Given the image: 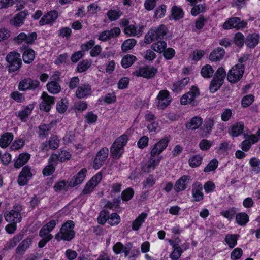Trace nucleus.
I'll return each mask as SVG.
<instances>
[{"label":"nucleus","instance_id":"nucleus-61","mask_svg":"<svg viewBox=\"0 0 260 260\" xmlns=\"http://www.w3.org/2000/svg\"><path fill=\"white\" fill-rule=\"evenodd\" d=\"M218 162L216 159L211 160L204 169L205 172H209L215 170L217 167Z\"/></svg>","mask_w":260,"mask_h":260},{"label":"nucleus","instance_id":"nucleus-40","mask_svg":"<svg viewBox=\"0 0 260 260\" xmlns=\"http://www.w3.org/2000/svg\"><path fill=\"white\" fill-rule=\"evenodd\" d=\"M184 12L180 7L174 6L171 9V16L175 20H178L183 17Z\"/></svg>","mask_w":260,"mask_h":260},{"label":"nucleus","instance_id":"nucleus-38","mask_svg":"<svg viewBox=\"0 0 260 260\" xmlns=\"http://www.w3.org/2000/svg\"><path fill=\"white\" fill-rule=\"evenodd\" d=\"M136 57L133 55H126L122 58L121 60V66L124 68H127L131 66L134 63V62L136 60Z\"/></svg>","mask_w":260,"mask_h":260},{"label":"nucleus","instance_id":"nucleus-12","mask_svg":"<svg viewBox=\"0 0 260 260\" xmlns=\"http://www.w3.org/2000/svg\"><path fill=\"white\" fill-rule=\"evenodd\" d=\"M37 35L35 32L27 34L21 32L14 38V41L18 43L30 44L37 39Z\"/></svg>","mask_w":260,"mask_h":260},{"label":"nucleus","instance_id":"nucleus-42","mask_svg":"<svg viewBox=\"0 0 260 260\" xmlns=\"http://www.w3.org/2000/svg\"><path fill=\"white\" fill-rule=\"evenodd\" d=\"M238 236L235 234H228L225 236V241L230 248H233L237 244Z\"/></svg>","mask_w":260,"mask_h":260},{"label":"nucleus","instance_id":"nucleus-51","mask_svg":"<svg viewBox=\"0 0 260 260\" xmlns=\"http://www.w3.org/2000/svg\"><path fill=\"white\" fill-rule=\"evenodd\" d=\"M237 223L241 225H244L249 221V217L245 213H240L236 216Z\"/></svg>","mask_w":260,"mask_h":260},{"label":"nucleus","instance_id":"nucleus-23","mask_svg":"<svg viewBox=\"0 0 260 260\" xmlns=\"http://www.w3.org/2000/svg\"><path fill=\"white\" fill-rule=\"evenodd\" d=\"M41 98L43 100L40 105V109L46 112L49 111L51 106L54 103V98L48 95L45 92H43Z\"/></svg>","mask_w":260,"mask_h":260},{"label":"nucleus","instance_id":"nucleus-25","mask_svg":"<svg viewBox=\"0 0 260 260\" xmlns=\"http://www.w3.org/2000/svg\"><path fill=\"white\" fill-rule=\"evenodd\" d=\"M202 190L203 186L201 183L196 182L193 184L191 194L194 201L199 202L204 199Z\"/></svg>","mask_w":260,"mask_h":260},{"label":"nucleus","instance_id":"nucleus-20","mask_svg":"<svg viewBox=\"0 0 260 260\" xmlns=\"http://www.w3.org/2000/svg\"><path fill=\"white\" fill-rule=\"evenodd\" d=\"M191 180V177L189 175H183L176 181L174 185V190L176 192H180L185 190Z\"/></svg>","mask_w":260,"mask_h":260},{"label":"nucleus","instance_id":"nucleus-2","mask_svg":"<svg viewBox=\"0 0 260 260\" xmlns=\"http://www.w3.org/2000/svg\"><path fill=\"white\" fill-rule=\"evenodd\" d=\"M74 226L75 224L73 221H67L62 224L59 231L55 235V239L57 241H60L61 240L71 241L75 237Z\"/></svg>","mask_w":260,"mask_h":260},{"label":"nucleus","instance_id":"nucleus-58","mask_svg":"<svg viewBox=\"0 0 260 260\" xmlns=\"http://www.w3.org/2000/svg\"><path fill=\"white\" fill-rule=\"evenodd\" d=\"M134 194V190L131 188H127L123 190L121 193L122 199L124 201H129Z\"/></svg>","mask_w":260,"mask_h":260},{"label":"nucleus","instance_id":"nucleus-3","mask_svg":"<svg viewBox=\"0 0 260 260\" xmlns=\"http://www.w3.org/2000/svg\"><path fill=\"white\" fill-rule=\"evenodd\" d=\"M128 140L126 134H123L118 137L112 144L110 152L113 157L119 158L124 152V147L126 145Z\"/></svg>","mask_w":260,"mask_h":260},{"label":"nucleus","instance_id":"nucleus-16","mask_svg":"<svg viewBox=\"0 0 260 260\" xmlns=\"http://www.w3.org/2000/svg\"><path fill=\"white\" fill-rule=\"evenodd\" d=\"M58 17L57 11L51 10L45 14L39 21L41 26L45 25H52L55 22Z\"/></svg>","mask_w":260,"mask_h":260},{"label":"nucleus","instance_id":"nucleus-56","mask_svg":"<svg viewBox=\"0 0 260 260\" xmlns=\"http://www.w3.org/2000/svg\"><path fill=\"white\" fill-rule=\"evenodd\" d=\"M58 35L59 37L68 39L72 35V30L70 28L64 27L60 28L59 31Z\"/></svg>","mask_w":260,"mask_h":260},{"label":"nucleus","instance_id":"nucleus-15","mask_svg":"<svg viewBox=\"0 0 260 260\" xmlns=\"http://www.w3.org/2000/svg\"><path fill=\"white\" fill-rule=\"evenodd\" d=\"M72 157L71 154L66 150H61L56 153L51 154L49 157L50 162H55L57 164L58 161L65 162L70 159Z\"/></svg>","mask_w":260,"mask_h":260},{"label":"nucleus","instance_id":"nucleus-28","mask_svg":"<svg viewBox=\"0 0 260 260\" xmlns=\"http://www.w3.org/2000/svg\"><path fill=\"white\" fill-rule=\"evenodd\" d=\"M215 120L216 118L214 116L207 117L205 119L202 129L205 135H208L211 133L213 129Z\"/></svg>","mask_w":260,"mask_h":260},{"label":"nucleus","instance_id":"nucleus-4","mask_svg":"<svg viewBox=\"0 0 260 260\" xmlns=\"http://www.w3.org/2000/svg\"><path fill=\"white\" fill-rule=\"evenodd\" d=\"M167 32V28L163 24L156 27L152 28L145 35L144 42L146 44H150L155 40L162 39Z\"/></svg>","mask_w":260,"mask_h":260},{"label":"nucleus","instance_id":"nucleus-11","mask_svg":"<svg viewBox=\"0 0 260 260\" xmlns=\"http://www.w3.org/2000/svg\"><path fill=\"white\" fill-rule=\"evenodd\" d=\"M157 72V69L152 66L141 67L134 72V74L138 77L146 78L153 77Z\"/></svg>","mask_w":260,"mask_h":260},{"label":"nucleus","instance_id":"nucleus-36","mask_svg":"<svg viewBox=\"0 0 260 260\" xmlns=\"http://www.w3.org/2000/svg\"><path fill=\"white\" fill-rule=\"evenodd\" d=\"M202 122V119L201 117L196 116L186 124V127L192 130L196 129L201 125Z\"/></svg>","mask_w":260,"mask_h":260},{"label":"nucleus","instance_id":"nucleus-62","mask_svg":"<svg viewBox=\"0 0 260 260\" xmlns=\"http://www.w3.org/2000/svg\"><path fill=\"white\" fill-rule=\"evenodd\" d=\"M10 97L18 103L23 102L25 100L24 95L18 91L11 93Z\"/></svg>","mask_w":260,"mask_h":260},{"label":"nucleus","instance_id":"nucleus-57","mask_svg":"<svg viewBox=\"0 0 260 260\" xmlns=\"http://www.w3.org/2000/svg\"><path fill=\"white\" fill-rule=\"evenodd\" d=\"M39 135L43 138L48 135L49 131L51 129L50 124H42L39 126Z\"/></svg>","mask_w":260,"mask_h":260},{"label":"nucleus","instance_id":"nucleus-47","mask_svg":"<svg viewBox=\"0 0 260 260\" xmlns=\"http://www.w3.org/2000/svg\"><path fill=\"white\" fill-rule=\"evenodd\" d=\"M31 240L30 239H26L22 241L17 247L16 250L18 253H23L31 245Z\"/></svg>","mask_w":260,"mask_h":260},{"label":"nucleus","instance_id":"nucleus-52","mask_svg":"<svg viewBox=\"0 0 260 260\" xmlns=\"http://www.w3.org/2000/svg\"><path fill=\"white\" fill-rule=\"evenodd\" d=\"M49 164L43 170V174L45 176H49L55 171L54 166L57 165L55 162H50L48 159Z\"/></svg>","mask_w":260,"mask_h":260},{"label":"nucleus","instance_id":"nucleus-22","mask_svg":"<svg viewBox=\"0 0 260 260\" xmlns=\"http://www.w3.org/2000/svg\"><path fill=\"white\" fill-rule=\"evenodd\" d=\"M162 158V156H158L155 157L150 155L149 160L143 165L142 167L143 170L148 173L152 172L158 165Z\"/></svg>","mask_w":260,"mask_h":260},{"label":"nucleus","instance_id":"nucleus-49","mask_svg":"<svg viewBox=\"0 0 260 260\" xmlns=\"http://www.w3.org/2000/svg\"><path fill=\"white\" fill-rule=\"evenodd\" d=\"M214 73V70L210 65L204 66L201 70V74L204 78H211Z\"/></svg>","mask_w":260,"mask_h":260},{"label":"nucleus","instance_id":"nucleus-1","mask_svg":"<svg viewBox=\"0 0 260 260\" xmlns=\"http://www.w3.org/2000/svg\"><path fill=\"white\" fill-rule=\"evenodd\" d=\"M120 26L123 27L124 33L127 36L140 37L142 35L143 26L131 22L127 18H122L120 21Z\"/></svg>","mask_w":260,"mask_h":260},{"label":"nucleus","instance_id":"nucleus-63","mask_svg":"<svg viewBox=\"0 0 260 260\" xmlns=\"http://www.w3.org/2000/svg\"><path fill=\"white\" fill-rule=\"evenodd\" d=\"M85 121L88 124H92L95 122L98 119V116L92 112H88L85 116Z\"/></svg>","mask_w":260,"mask_h":260},{"label":"nucleus","instance_id":"nucleus-13","mask_svg":"<svg viewBox=\"0 0 260 260\" xmlns=\"http://www.w3.org/2000/svg\"><path fill=\"white\" fill-rule=\"evenodd\" d=\"M109 150L107 148H102L97 153L94 160L93 167L95 169H99L108 158Z\"/></svg>","mask_w":260,"mask_h":260},{"label":"nucleus","instance_id":"nucleus-46","mask_svg":"<svg viewBox=\"0 0 260 260\" xmlns=\"http://www.w3.org/2000/svg\"><path fill=\"white\" fill-rule=\"evenodd\" d=\"M136 40L134 39H128L125 40L121 45V49L123 51H127L132 49L136 44Z\"/></svg>","mask_w":260,"mask_h":260},{"label":"nucleus","instance_id":"nucleus-50","mask_svg":"<svg viewBox=\"0 0 260 260\" xmlns=\"http://www.w3.org/2000/svg\"><path fill=\"white\" fill-rule=\"evenodd\" d=\"M87 108V104L86 102L83 101L76 102L74 106V110L76 114L82 112Z\"/></svg>","mask_w":260,"mask_h":260},{"label":"nucleus","instance_id":"nucleus-21","mask_svg":"<svg viewBox=\"0 0 260 260\" xmlns=\"http://www.w3.org/2000/svg\"><path fill=\"white\" fill-rule=\"evenodd\" d=\"M199 95L198 89L196 87L193 86L189 92L182 96L180 100L181 104L185 105L189 104L193 101Z\"/></svg>","mask_w":260,"mask_h":260},{"label":"nucleus","instance_id":"nucleus-35","mask_svg":"<svg viewBox=\"0 0 260 260\" xmlns=\"http://www.w3.org/2000/svg\"><path fill=\"white\" fill-rule=\"evenodd\" d=\"M147 214L145 213H142L137 218L133 221L132 224V229L134 231H138L142 225V223L145 221Z\"/></svg>","mask_w":260,"mask_h":260},{"label":"nucleus","instance_id":"nucleus-27","mask_svg":"<svg viewBox=\"0 0 260 260\" xmlns=\"http://www.w3.org/2000/svg\"><path fill=\"white\" fill-rule=\"evenodd\" d=\"M58 222V220L57 219H52L50 220L41 228L39 232V236H44L45 235H52L49 234V233L54 229Z\"/></svg>","mask_w":260,"mask_h":260},{"label":"nucleus","instance_id":"nucleus-41","mask_svg":"<svg viewBox=\"0 0 260 260\" xmlns=\"http://www.w3.org/2000/svg\"><path fill=\"white\" fill-rule=\"evenodd\" d=\"M122 14V12L119 9H111L107 13V16L111 21L118 19Z\"/></svg>","mask_w":260,"mask_h":260},{"label":"nucleus","instance_id":"nucleus-5","mask_svg":"<svg viewBox=\"0 0 260 260\" xmlns=\"http://www.w3.org/2000/svg\"><path fill=\"white\" fill-rule=\"evenodd\" d=\"M244 72L243 64L238 63L234 66L229 72L227 79L231 83H235L240 80Z\"/></svg>","mask_w":260,"mask_h":260},{"label":"nucleus","instance_id":"nucleus-32","mask_svg":"<svg viewBox=\"0 0 260 260\" xmlns=\"http://www.w3.org/2000/svg\"><path fill=\"white\" fill-rule=\"evenodd\" d=\"M259 35L258 34L253 33L249 35L246 40V44L249 48H254L258 43Z\"/></svg>","mask_w":260,"mask_h":260},{"label":"nucleus","instance_id":"nucleus-33","mask_svg":"<svg viewBox=\"0 0 260 260\" xmlns=\"http://www.w3.org/2000/svg\"><path fill=\"white\" fill-rule=\"evenodd\" d=\"M13 139V135L11 133H6L3 134L0 139V147L6 148Z\"/></svg>","mask_w":260,"mask_h":260},{"label":"nucleus","instance_id":"nucleus-8","mask_svg":"<svg viewBox=\"0 0 260 260\" xmlns=\"http://www.w3.org/2000/svg\"><path fill=\"white\" fill-rule=\"evenodd\" d=\"M20 55L17 52H11L6 56V60L10 64L9 70L12 71L17 70L21 64Z\"/></svg>","mask_w":260,"mask_h":260},{"label":"nucleus","instance_id":"nucleus-60","mask_svg":"<svg viewBox=\"0 0 260 260\" xmlns=\"http://www.w3.org/2000/svg\"><path fill=\"white\" fill-rule=\"evenodd\" d=\"M48 142L51 149H56L59 147V140L56 136L52 135L50 138Z\"/></svg>","mask_w":260,"mask_h":260},{"label":"nucleus","instance_id":"nucleus-31","mask_svg":"<svg viewBox=\"0 0 260 260\" xmlns=\"http://www.w3.org/2000/svg\"><path fill=\"white\" fill-rule=\"evenodd\" d=\"M30 157L28 153H22L19 155L17 158L14 161V167L19 169L25 165L29 160Z\"/></svg>","mask_w":260,"mask_h":260},{"label":"nucleus","instance_id":"nucleus-53","mask_svg":"<svg viewBox=\"0 0 260 260\" xmlns=\"http://www.w3.org/2000/svg\"><path fill=\"white\" fill-rule=\"evenodd\" d=\"M120 216L116 213H112L108 218V222L113 226L117 225L120 222Z\"/></svg>","mask_w":260,"mask_h":260},{"label":"nucleus","instance_id":"nucleus-59","mask_svg":"<svg viewBox=\"0 0 260 260\" xmlns=\"http://www.w3.org/2000/svg\"><path fill=\"white\" fill-rule=\"evenodd\" d=\"M226 72L223 68H219L216 72L214 79L223 83V79L225 77Z\"/></svg>","mask_w":260,"mask_h":260},{"label":"nucleus","instance_id":"nucleus-7","mask_svg":"<svg viewBox=\"0 0 260 260\" xmlns=\"http://www.w3.org/2000/svg\"><path fill=\"white\" fill-rule=\"evenodd\" d=\"M40 82L39 81L28 78L19 82L18 88L21 91L27 90H34L38 88Z\"/></svg>","mask_w":260,"mask_h":260},{"label":"nucleus","instance_id":"nucleus-44","mask_svg":"<svg viewBox=\"0 0 260 260\" xmlns=\"http://www.w3.org/2000/svg\"><path fill=\"white\" fill-rule=\"evenodd\" d=\"M35 58V52L33 50L28 49L25 50L23 54V60L25 63H30Z\"/></svg>","mask_w":260,"mask_h":260},{"label":"nucleus","instance_id":"nucleus-29","mask_svg":"<svg viewBox=\"0 0 260 260\" xmlns=\"http://www.w3.org/2000/svg\"><path fill=\"white\" fill-rule=\"evenodd\" d=\"M244 127V125L243 122H236L231 126L230 129L229 131V134L231 137H238L242 133Z\"/></svg>","mask_w":260,"mask_h":260},{"label":"nucleus","instance_id":"nucleus-34","mask_svg":"<svg viewBox=\"0 0 260 260\" xmlns=\"http://www.w3.org/2000/svg\"><path fill=\"white\" fill-rule=\"evenodd\" d=\"M26 15L24 12H20L11 20V23L16 27L20 26L23 24Z\"/></svg>","mask_w":260,"mask_h":260},{"label":"nucleus","instance_id":"nucleus-45","mask_svg":"<svg viewBox=\"0 0 260 260\" xmlns=\"http://www.w3.org/2000/svg\"><path fill=\"white\" fill-rule=\"evenodd\" d=\"M167 48V43L163 41H157L151 45V48L158 53H162Z\"/></svg>","mask_w":260,"mask_h":260},{"label":"nucleus","instance_id":"nucleus-37","mask_svg":"<svg viewBox=\"0 0 260 260\" xmlns=\"http://www.w3.org/2000/svg\"><path fill=\"white\" fill-rule=\"evenodd\" d=\"M224 53V50L222 48L218 47L210 54L209 58L212 61L219 60L223 58Z\"/></svg>","mask_w":260,"mask_h":260},{"label":"nucleus","instance_id":"nucleus-48","mask_svg":"<svg viewBox=\"0 0 260 260\" xmlns=\"http://www.w3.org/2000/svg\"><path fill=\"white\" fill-rule=\"evenodd\" d=\"M202 160V157L200 155H193L188 159V164L191 168H196L201 164Z\"/></svg>","mask_w":260,"mask_h":260},{"label":"nucleus","instance_id":"nucleus-43","mask_svg":"<svg viewBox=\"0 0 260 260\" xmlns=\"http://www.w3.org/2000/svg\"><path fill=\"white\" fill-rule=\"evenodd\" d=\"M188 82L189 79L188 78H184L174 83L172 86L173 91L177 92L180 91L183 87L188 84Z\"/></svg>","mask_w":260,"mask_h":260},{"label":"nucleus","instance_id":"nucleus-55","mask_svg":"<svg viewBox=\"0 0 260 260\" xmlns=\"http://www.w3.org/2000/svg\"><path fill=\"white\" fill-rule=\"evenodd\" d=\"M167 7L165 5L159 6L155 11L154 17L156 18L163 17L166 12Z\"/></svg>","mask_w":260,"mask_h":260},{"label":"nucleus","instance_id":"nucleus-10","mask_svg":"<svg viewBox=\"0 0 260 260\" xmlns=\"http://www.w3.org/2000/svg\"><path fill=\"white\" fill-rule=\"evenodd\" d=\"M157 106L160 109L166 108L171 103V98L167 90H161L157 96Z\"/></svg>","mask_w":260,"mask_h":260},{"label":"nucleus","instance_id":"nucleus-39","mask_svg":"<svg viewBox=\"0 0 260 260\" xmlns=\"http://www.w3.org/2000/svg\"><path fill=\"white\" fill-rule=\"evenodd\" d=\"M48 91L52 94H56L60 92L61 87L59 84L55 81H50L47 84Z\"/></svg>","mask_w":260,"mask_h":260},{"label":"nucleus","instance_id":"nucleus-64","mask_svg":"<svg viewBox=\"0 0 260 260\" xmlns=\"http://www.w3.org/2000/svg\"><path fill=\"white\" fill-rule=\"evenodd\" d=\"M247 139L252 145L258 142L260 140V129L257 131L255 134L248 136Z\"/></svg>","mask_w":260,"mask_h":260},{"label":"nucleus","instance_id":"nucleus-24","mask_svg":"<svg viewBox=\"0 0 260 260\" xmlns=\"http://www.w3.org/2000/svg\"><path fill=\"white\" fill-rule=\"evenodd\" d=\"M92 93L91 86L87 83L81 84L76 91V95L79 99H82L89 96Z\"/></svg>","mask_w":260,"mask_h":260},{"label":"nucleus","instance_id":"nucleus-26","mask_svg":"<svg viewBox=\"0 0 260 260\" xmlns=\"http://www.w3.org/2000/svg\"><path fill=\"white\" fill-rule=\"evenodd\" d=\"M87 170L85 168H82L76 175H75L70 180L69 186L74 187L81 184L86 177Z\"/></svg>","mask_w":260,"mask_h":260},{"label":"nucleus","instance_id":"nucleus-6","mask_svg":"<svg viewBox=\"0 0 260 260\" xmlns=\"http://www.w3.org/2000/svg\"><path fill=\"white\" fill-rule=\"evenodd\" d=\"M247 23L244 21H241L239 17H232L225 21L223 24L224 29L234 28L236 30L242 29L247 26Z\"/></svg>","mask_w":260,"mask_h":260},{"label":"nucleus","instance_id":"nucleus-19","mask_svg":"<svg viewBox=\"0 0 260 260\" xmlns=\"http://www.w3.org/2000/svg\"><path fill=\"white\" fill-rule=\"evenodd\" d=\"M32 172L29 166L23 167L20 173L18 179V183L20 185H24L32 176Z\"/></svg>","mask_w":260,"mask_h":260},{"label":"nucleus","instance_id":"nucleus-30","mask_svg":"<svg viewBox=\"0 0 260 260\" xmlns=\"http://www.w3.org/2000/svg\"><path fill=\"white\" fill-rule=\"evenodd\" d=\"M34 108V105L32 104L28 105L23 107L18 112V116L22 121L25 122L27 120L28 116L31 113Z\"/></svg>","mask_w":260,"mask_h":260},{"label":"nucleus","instance_id":"nucleus-54","mask_svg":"<svg viewBox=\"0 0 260 260\" xmlns=\"http://www.w3.org/2000/svg\"><path fill=\"white\" fill-rule=\"evenodd\" d=\"M249 164L252 170L256 173L260 171V160L256 158H252L249 161Z\"/></svg>","mask_w":260,"mask_h":260},{"label":"nucleus","instance_id":"nucleus-9","mask_svg":"<svg viewBox=\"0 0 260 260\" xmlns=\"http://www.w3.org/2000/svg\"><path fill=\"white\" fill-rule=\"evenodd\" d=\"M170 140L168 137H165L156 143L152 147L150 155L152 156L157 157L160 156V154L167 148Z\"/></svg>","mask_w":260,"mask_h":260},{"label":"nucleus","instance_id":"nucleus-18","mask_svg":"<svg viewBox=\"0 0 260 260\" xmlns=\"http://www.w3.org/2000/svg\"><path fill=\"white\" fill-rule=\"evenodd\" d=\"M169 242L173 249V251L170 254V257L172 260L178 259L183 252L182 248L179 244L180 239L177 238L174 240H169Z\"/></svg>","mask_w":260,"mask_h":260},{"label":"nucleus","instance_id":"nucleus-14","mask_svg":"<svg viewBox=\"0 0 260 260\" xmlns=\"http://www.w3.org/2000/svg\"><path fill=\"white\" fill-rule=\"evenodd\" d=\"M102 178L101 173L99 172L96 174L86 184L82 193L84 194H87L91 192L94 188L97 186L101 181Z\"/></svg>","mask_w":260,"mask_h":260},{"label":"nucleus","instance_id":"nucleus-17","mask_svg":"<svg viewBox=\"0 0 260 260\" xmlns=\"http://www.w3.org/2000/svg\"><path fill=\"white\" fill-rule=\"evenodd\" d=\"M20 207L16 210H11L7 211L4 214L5 220L9 222L17 223L21 221L22 217L20 213Z\"/></svg>","mask_w":260,"mask_h":260}]
</instances>
